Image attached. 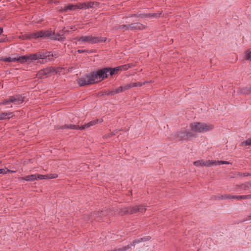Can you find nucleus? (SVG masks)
<instances>
[{
  "mask_svg": "<svg viewBox=\"0 0 251 251\" xmlns=\"http://www.w3.org/2000/svg\"><path fill=\"white\" fill-rule=\"evenodd\" d=\"M104 78V72L100 69L82 76L78 79L77 82L80 86H84L99 82Z\"/></svg>",
  "mask_w": 251,
  "mask_h": 251,
  "instance_id": "f257e3e1",
  "label": "nucleus"
},
{
  "mask_svg": "<svg viewBox=\"0 0 251 251\" xmlns=\"http://www.w3.org/2000/svg\"><path fill=\"white\" fill-rule=\"evenodd\" d=\"M25 99L24 94L15 95L10 96L7 99L0 102V105H7V107H12L13 104L18 105L24 102Z\"/></svg>",
  "mask_w": 251,
  "mask_h": 251,
  "instance_id": "f03ea898",
  "label": "nucleus"
},
{
  "mask_svg": "<svg viewBox=\"0 0 251 251\" xmlns=\"http://www.w3.org/2000/svg\"><path fill=\"white\" fill-rule=\"evenodd\" d=\"M191 130L194 132H206L213 129L214 126L210 124L204 123L194 122L190 125Z\"/></svg>",
  "mask_w": 251,
  "mask_h": 251,
  "instance_id": "7ed1b4c3",
  "label": "nucleus"
},
{
  "mask_svg": "<svg viewBox=\"0 0 251 251\" xmlns=\"http://www.w3.org/2000/svg\"><path fill=\"white\" fill-rule=\"evenodd\" d=\"M132 64H127L116 67L114 68L107 67L102 69V71L104 72V76L105 78H106L109 75H113L115 73H117L120 71H126L129 68H131Z\"/></svg>",
  "mask_w": 251,
  "mask_h": 251,
  "instance_id": "20e7f679",
  "label": "nucleus"
},
{
  "mask_svg": "<svg viewBox=\"0 0 251 251\" xmlns=\"http://www.w3.org/2000/svg\"><path fill=\"white\" fill-rule=\"evenodd\" d=\"M106 39L104 37H98L95 36L87 35L82 36L77 39V41L88 44H96L100 42H105Z\"/></svg>",
  "mask_w": 251,
  "mask_h": 251,
  "instance_id": "39448f33",
  "label": "nucleus"
},
{
  "mask_svg": "<svg viewBox=\"0 0 251 251\" xmlns=\"http://www.w3.org/2000/svg\"><path fill=\"white\" fill-rule=\"evenodd\" d=\"M53 34L51 30H42L39 31L35 32L31 34L30 37L33 39H37L39 38H50Z\"/></svg>",
  "mask_w": 251,
  "mask_h": 251,
  "instance_id": "423d86ee",
  "label": "nucleus"
},
{
  "mask_svg": "<svg viewBox=\"0 0 251 251\" xmlns=\"http://www.w3.org/2000/svg\"><path fill=\"white\" fill-rule=\"evenodd\" d=\"M23 63L28 62L29 60H36L39 59V52L30 54L27 55H23L21 56Z\"/></svg>",
  "mask_w": 251,
  "mask_h": 251,
  "instance_id": "0eeeda50",
  "label": "nucleus"
},
{
  "mask_svg": "<svg viewBox=\"0 0 251 251\" xmlns=\"http://www.w3.org/2000/svg\"><path fill=\"white\" fill-rule=\"evenodd\" d=\"M146 208L145 206L143 205H136L134 207H130L127 208L126 212L128 214H133L136 213L138 211H140L141 212H144L145 211Z\"/></svg>",
  "mask_w": 251,
  "mask_h": 251,
  "instance_id": "6e6552de",
  "label": "nucleus"
},
{
  "mask_svg": "<svg viewBox=\"0 0 251 251\" xmlns=\"http://www.w3.org/2000/svg\"><path fill=\"white\" fill-rule=\"evenodd\" d=\"M0 60L4 62H15L17 61L20 63H23L22 59H21V56H18V55L16 57L11 56L1 57Z\"/></svg>",
  "mask_w": 251,
  "mask_h": 251,
  "instance_id": "1a4fd4ad",
  "label": "nucleus"
},
{
  "mask_svg": "<svg viewBox=\"0 0 251 251\" xmlns=\"http://www.w3.org/2000/svg\"><path fill=\"white\" fill-rule=\"evenodd\" d=\"M130 30H143L146 29V26L139 23L130 24L128 26Z\"/></svg>",
  "mask_w": 251,
  "mask_h": 251,
  "instance_id": "9d476101",
  "label": "nucleus"
},
{
  "mask_svg": "<svg viewBox=\"0 0 251 251\" xmlns=\"http://www.w3.org/2000/svg\"><path fill=\"white\" fill-rule=\"evenodd\" d=\"M187 129L182 130L177 133L176 138L180 141H187Z\"/></svg>",
  "mask_w": 251,
  "mask_h": 251,
  "instance_id": "9b49d317",
  "label": "nucleus"
},
{
  "mask_svg": "<svg viewBox=\"0 0 251 251\" xmlns=\"http://www.w3.org/2000/svg\"><path fill=\"white\" fill-rule=\"evenodd\" d=\"M52 33H53V34L51 37H50V39L59 41H64L65 40V38L63 36V31H60L59 32H57L56 34H55L54 32L52 31Z\"/></svg>",
  "mask_w": 251,
  "mask_h": 251,
  "instance_id": "f8f14e48",
  "label": "nucleus"
},
{
  "mask_svg": "<svg viewBox=\"0 0 251 251\" xmlns=\"http://www.w3.org/2000/svg\"><path fill=\"white\" fill-rule=\"evenodd\" d=\"M60 129H79L80 130V126L78 125L74 124L65 125L61 126Z\"/></svg>",
  "mask_w": 251,
  "mask_h": 251,
  "instance_id": "ddd939ff",
  "label": "nucleus"
},
{
  "mask_svg": "<svg viewBox=\"0 0 251 251\" xmlns=\"http://www.w3.org/2000/svg\"><path fill=\"white\" fill-rule=\"evenodd\" d=\"M122 92H123L122 90V87L120 86L115 89L108 91L106 93V95L108 96H114L115 95L121 93Z\"/></svg>",
  "mask_w": 251,
  "mask_h": 251,
  "instance_id": "4468645a",
  "label": "nucleus"
},
{
  "mask_svg": "<svg viewBox=\"0 0 251 251\" xmlns=\"http://www.w3.org/2000/svg\"><path fill=\"white\" fill-rule=\"evenodd\" d=\"M13 116V113L12 112H2L0 113V120H5L7 119H9Z\"/></svg>",
  "mask_w": 251,
  "mask_h": 251,
  "instance_id": "2eb2a0df",
  "label": "nucleus"
},
{
  "mask_svg": "<svg viewBox=\"0 0 251 251\" xmlns=\"http://www.w3.org/2000/svg\"><path fill=\"white\" fill-rule=\"evenodd\" d=\"M22 179L27 181H32L36 180V177L35 174L26 176L24 177H22Z\"/></svg>",
  "mask_w": 251,
  "mask_h": 251,
  "instance_id": "dca6fc26",
  "label": "nucleus"
},
{
  "mask_svg": "<svg viewBox=\"0 0 251 251\" xmlns=\"http://www.w3.org/2000/svg\"><path fill=\"white\" fill-rule=\"evenodd\" d=\"M52 54H51L50 52H39V59H46L48 57H50Z\"/></svg>",
  "mask_w": 251,
  "mask_h": 251,
  "instance_id": "f3484780",
  "label": "nucleus"
},
{
  "mask_svg": "<svg viewBox=\"0 0 251 251\" xmlns=\"http://www.w3.org/2000/svg\"><path fill=\"white\" fill-rule=\"evenodd\" d=\"M161 14V12L159 13H149V14H145L142 15V17H148V18H157L160 16Z\"/></svg>",
  "mask_w": 251,
  "mask_h": 251,
  "instance_id": "a211bd4d",
  "label": "nucleus"
},
{
  "mask_svg": "<svg viewBox=\"0 0 251 251\" xmlns=\"http://www.w3.org/2000/svg\"><path fill=\"white\" fill-rule=\"evenodd\" d=\"M77 9V4L75 5H69L67 6H65L62 10L65 12H67L68 10H75V9Z\"/></svg>",
  "mask_w": 251,
  "mask_h": 251,
  "instance_id": "6ab92c4d",
  "label": "nucleus"
},
{
  "mask_svg": "<svg viewBox=\"0 0 251 251\" xmlns=\"http://www.w3.org/2000/svg\"><path fill=\"white\" fill-rule=\"evenodd\" d=\"M219 162V161H216V160H207L206 161V167H209L211 166H216L219 165V164L218 163Z\"/></svg>",
  "mask_w": 251,
  "mask_h": 251,
  "instance_id": "aec40b11",
  "label": "nucleus"
},
{
  "mask_svg": "<svg viewBox=\"0 0 251 251\" xmlns=\"http://www.w3.org/2000/svg\"><path fill=\"white\" fill-rule=\"evenodd\" d=\"M241 190H248L250 189V187H251V181L248 182H246L245 183L242 184L239 186Z\"/></svg>",
  "mask_w": 251,
  "mask_h": 251,
  "instance_id": "412c9836",
  "label": "nucleus"
},
{
  "mask_svg": "<svg viewBox=\"0 0 251 251\" xmlns=\"http://www.w3.org/2000/svg\"><path fill=\"white\" fill-rule=\"evenodd\" d=\"M194 165L197 167H199V166H205L206 167V161H205L203 160L196 161L194 162Z\"/></svg>",
  "mask_w": 251,
  "mask_h": 251,
  "instance_id": "4be33fe9",
  "label": "nucleus"
},
{
  "mask_svg": "<svg viewBox=\"0 0 251 251\" xmlns=\"http://www.w3.org/2000/svg\"><path fill=\"white\" fill-rule=\"evenodd\" d=\"M187 141L191 140L192 138L196 137V134L193 132L187 130Z\"/></svg>",
  "mask_w": 251,
  "mask_h": 251,
  "instance_id": "5701e85b",
  "label": "nucleus"
},
{
  "mask_svg": "<svg viewBox=\"0 0 251 251\" xmlns=\"http://www.w3.org/2000/svg\"><path fill=\"white\" fill-rule=\"evenodd\" d=\"M219 199H234V195H222L220 197H218Z\"/></svg>",
  "mask_w": 251,
  "mask_h": 251,
  "instance_id": "b1692460",
  "label": "nucleus"
},
{
  "mask_svg": "<svg viewBox=\"0 0 251 251\" xmlns=\"http://www.w3.org/2000/svg\"><path fill=\"white\" fill-rule=\"evenodd\" d=\"M36 180H42V179H47V176H46V175H40L38 174H36Z\"/></svg>",
  "mask_w": 251,
  "mask_h": 251,
  "instance_id": "393cba45",
  "label": "nucleus"
},
{
  "mask_svg": "<svg viewBox=\"0 0 251 251\" xmlns=\"http://www.w3.org/2000/svg\"><path fill=\"white\" fill-rule=\"evenodd\" d=\"M87 3H79L77 4V9H86Z\"/></svg>",
  "mask_w": 251,
  "mask_h": 251,
  "instance_id": "a878e982",
  "label": "nucleus"
},
{
  "mask_svg": "<svg viewBox=\"0 0 251 251\" xmlns=\"http://www.w3.org/2000/svg\"><path fill=\"white\" fill-rule=\"evenodd\" d=\"M241 92L247 94H251V87L243 88L241 90Z\"/></svg>",
  "mask_w": 251,
  "mask_h": 251,
  "instance_id": "bb28decb",
  "label": "nucleus"
},
{
  "mask_svg": "<svg viewBox=\"0 0 251 251\" xmlns=\"http://www.w3.org/2000/svg\"><path fill=\"white\" fill-rule=\"evenodd\" d=\"M131 88L136 87H141L145 83H142L141 82H133L130 83Z\"/></svg>",
  "mask_w": 251,
  "mask_h": 251,
  "instance_id": "cd10ccee",
  "label": "nucleus"
},
{
  "mask_svg": "<svg viewBox=\"0 0 251 251\" xmlns=\"http://www.w3.org/2000/svg\"><path fill=\"white\" fill-rule=\"evenodd\" d=\"M242 146H251V138L241 143Z\"/></svg>",
  "mask_w": 251,
  "mask_h": 251,
  "instance_id": "c85d7f7f",
  "label": "nucleus"
},
{
  "mask_svg": "<svg viewBox=\"0 0 251 251\" xmlns=\"http://www.w3.org/2000/svg\"><path fill=\"white\" fill-rule=\"evenodd\" d=\"M46 176L48 177L47 179H50L57 177L58 175L56 174H50L46 175Z\"/></svg>",
  "mask_w": 251,
  "mask_h": 251,
  "instance_id": "c756f323",
  "label": "nucleus"
},
{
  "mask_svg": "<svg viewBox=\"0 0 251 251\" xmlns=\"http://www.w3.org/2000/svg\"><path fill=\"white\" fill-rule=\"evenodd\" d=\"M95 5V2L93 1H90L87 2V6H86V9H89L90 8H93L94 7Z\"/></svg>",
  "mask_w": 251,
  "mask_h": 251,
  "instance_id": "7c9ffc66",
  "label": "nucleus"
},
{
  "mask_svg": "<svg viewBox=\"0 0 251 251\" xmlns=\"http://www.w3.org/2000/svg\"><path fill=\"white\" fill-rule=\"evenodd\" d=\"M122 87L123 91H124L125 90H126L127 89H129V88H131L130 84H126L124 85V86H121Z\"/></svg>",
  "mask_w": 251,
  "mask_h": 251,
  "instance_id": "2f4dec72",
  "label": "nucleus"
},
{
  "mask_svg": "<svg viewBox=\"0 0 251 251\" xmlns=\"http://www.w3.org/2000/svg\"><path fill=\"white\" fill-rule=\"evenodd\" d=\"M91 126V125H90V123H88L87 124H85L82 126H80V130H83V129H85L86 128H87Z\"/></svg>",
  "mask_w": 251,
  "mask_h": 251,
  "instance_id": "473e14b6",
  "label": "nucleus"
},
{
  "mask_svg": "<svg viewBox=\"0 0 251 251\" xmlns=\"http://www.w3.org/2000/svg\"><path fill=\"white\" fill-rule=\"evenodd\" d=\"M129 25H121L119 26V28L124 29L125 30H130L129 27H128Z\"/></svg>",
  "mask_w": 251,
  "mask_h": 251,
  "instance_id": "72a5a7b5",
  "label": "nucleus"
},
{
  "mask_svg": "<svg viewBox=\"0 0 251 251\" xmlns=\"http://www.w3.org/2000/svg\"><path fill=\"white\" fill-rule=\"evenodd\" d=\"M246 56L247 59L251 61V51H247L246 53Z\"/></svg>",
  "mask_w": 251,
  "mask_h": 251,
  "instance_id": "f704fd0d",
  "label": "nucleus"
},
{
  "mask_svg": "<svg viewBox=\"0 0 251 251\" xmlns=\"http://www.w3.org/2000/svg\"><path fill=\"white\" fill-rule=\"evenodd\" d=\"M219 164V165H222V164H229L230 163L227 161H219V162L218 163Z\"/></svg>",
  "mask_w": 251,
  "mask_h": 251,
  "instance_id": "c9c22d12",
  "label": "nucleus"
},
{
  "mask_svg": "<svg viewBox=\"0 0 251 251\" xmlns=\"http://www.w3.org/2000/svg\"><path fill=\"white\" fill-rule=\"evenodd\" d=\"M98 122H99V120L96 119V120L92 121L90 122L89 123L90 124L91 126H93L95 125L96 124H97L98 123Z\"/></svg>",
  "mask_w": 251,
  "mask_h": 251,
  "instance_id": "e433bc0d",
  "label": "nucleus"
},
{
  "mask_svg": "<svg viewBox=\"0 0 251 251\" xmlns=\"http://www.w3.org/2000/svg\"><path fill=\"white\" fill-rule=\"evenodd\" d=\"M239 175L240 176L244 177V176H250L251 175V174L248 173H239Z\"/></svg>",
  "mask_w": 251,
  "mask_h": 251,
  "instance_id": "4c0bfd02",
  "label": "nucleus"
},
{
  "mask_svg": "<svg viewBox=\"0 0 251 251\" xmlns=\"http://www.w3.org/2000/svg\"><path fill=\"white\" fill-rule=\"evenodd\" d=\"M251 199V195H242V199Z\"/></svg>",
  "mask_w": 251,
  "mask_h": 251,
  "instance_id": "58836bf2",
  "label": "nucleus"
},
{
  "mask_svg": "<svg viewBox=\"0 0 251 251\" xmlns=\"http://www.w3.org/2000/svg\"><path fill=\"white\" fill-rule=\"evenodd\" d=\"M234 199H236L238 201H240V200H242V195L234 196Z\"/></svg>",
  "mask_w": 251,
  "mask_h": 251,
  "instance_id": "ea45409f",
  "label": "nucleus"
},
{
  "mask_svg": "<svg viewBox=\"0 0 251 251\" xmlns=\"http://www.w3.org/2000/svg\"><path fill=\"white\" fill-rule=\"evenodd\" d=\"M6 172H3V169H0V174H5Z\"/></svg>",
  "mask_w": 251,
  "mask_h": 251,
  "instance_id": "a19ab883",
  "label": "nucleus"
},
{
  "mask_svg": "<svg viewBox=\"0 0 251 251\" xmlns=\"http://www.w3.org/2000/svg\"><path fill=\"white\" fill-rule=\"evenodd\" d=\"M85 51V50H78V52L79 53H82V52H84Z\"/></svg>",
  "mask_w": 251,
  "mask_h": 251,
  "instance_id": "79ce46f5",
  "label": "nucleus"
},
{
  "mask_svg": "<svg viewBox=\"0 0 251 251\" xmlns=\"http://www.w3.org/2000/svg\"><path fill=\"white\" fill-rule=\"evenodd\" d=\"M3 32V28L1 27H0V35H1Z\"/></svg>",
  "mask_w": 251,
  "mask_h": 251,
  "instance_id": "37998d69",
  "label": "nucleus"
},
{
  "mask_svg": "<svg viewBox=\"0 0 251 251\" xmlns=\"http://www.w3.org/2000/svg\"><path fill=\"white\" fill-rule=\"evenodd\" d=\"M4 41H5V40H4V39H0V43L3 42H4Z\"/></svg>",
  "mask_w": 251,
  "mask_h": 251,
  "instance_id": "c03bdc74",
  "label": "nucleus"
},
{
  "mask_svg": "<svg viewBox=\"0 0 251 251\" xmlns=\"http://www.w3.org/2000/svg\"><path fill=\"white\" fill-rule=\"evenodd\" d=\"M115 133H110V134L108 135V136H109V137H111V136H112L113 135H115Z\"/></svg>",
  "mask_w": 251,
  "mask_h": 251,
  "instance_id": "a18cd8bd",
  "label": "nucleus"
},
{
  "mask_svg": "<svg viewBox=\"0 0 251 251\" xmlns=\"http://www.w3.org/2000/svg\"><path fill=\"white\" fill-rule=\"evenodd\" d=\"M100 122H102V119H101V120H100Z\"/></svg>",
  "mask_w": 251,
  "mask_h": 251,
  "instance_id": "49530a36",
  "label": "nucleus"
},
{
  "mask_svg": "<svg viewBox=\"0 0 251 251\" xmlns=\"http://www.w3.org/2000/svg\"><path fill=\"white\" fill-rule=\"evenodd\" d=\"M250 217L251 218V215H250Z\"/></svg>",
  "mask_w": 251,
  "mask_h": 251,
  "instance_id": "de8ad7c7",
  "label": "nucleus"
},
{
  "mask_svg": "<svg viewBox=\"0 0 251 251\" xmlns=\"http://www.w3.org/2000/svg\"><path fill=\"white\" fill-rule=\"evenodd\" d=\"M1 162L0 161V164H1Z\"/></svg>",
  "mask_w": 251,
  "mask_h": 251,
  "instance_id": "09e8293b",
  "label": "nucleus"
}]
</instances>
